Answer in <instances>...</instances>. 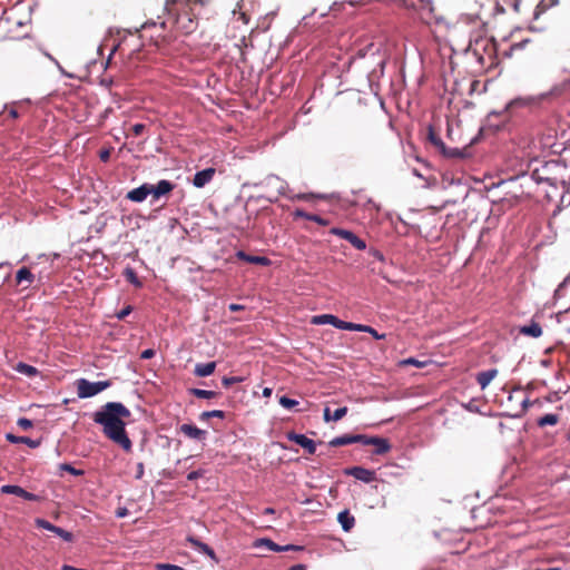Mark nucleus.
Returning a JSON list of instances; mask_svg holds the SVG:
<instances>
[{"label": "nucleus", "instance_id": "nucleus-6", "mask_svg": "<svg viewBox=\"0 0 570 570\" xmlns=\"http://www.w3.org/2000/svg\"><path fill=\"white\" fill-rule=\"evenodd\" d=\"M330 233L347 240L358 250H364L366 248V243L351 230L333 227Z\"/></svg>", "mask_w": 570, "mask_h": 570}, {"label": "nucleus", "instance_id": "nucleus-58", "mask_svg": "<svg viewBox=\"0 0 570 570\" xmlns=\"http://www.w3.org/2000/svg\"><path fill=\"white\" fill-rule=\"evenodd\" d=\"M532 177H533L537 181H542V180H543V178L539 175V170H538V169L533 170V173H532Z\"/></svg>", "mask_w": 570, "mask_h": 570}, {"label": "nucleus", "instance_id": "nucleus-17", "mask_svg": "<svg viewBox=\"0 0 570 570\" xmlns=\"http://www.w3.org/2000/svg\"><path fill=\"white\" fill-rule=\"evenodd\" d=\"M179 430L184 435L194 440H204L207 435L205 430H200L193 424H183Z\"/></svg>", "mask_w": 570, "mask_h": 570}, {"label": "nucleus", "instance_id": "nucleus-37", "mask_svg": "<svg viewBox=\"0 0 570 570\" xmlns=\"http://www.w3.org/2000/svg\"><path fill=\"white\" fill-rule=\"evenodd\" d=\"M279 404L285 409L291 410L298 404V401L283 395L279 397Z\"/></svg>", "mask_w": 570, "mask_h": 570}, {"label": "nucleus", "instance_id": "nucleus-16", "mask_svg": "<svg viewBox=\"0 0 570 570\" xmlns=\"http://www.w3.org/2000/svg\"><path fill=\"white\" fill-rule=\"evenodd\" d=\"M150 195L149 184H144L127 194V198L135 203L144 202Z\"/></svg>", "mask_w": 570, "mask_h": 570}, {"label": "nucleus", "instance_id": "nucleus-43", "mask_svg": "<svg viewBox=\"0 0 570 570\" xmlns=\"http://www.w3.org/2000/svg\"><path fill=\"white\" fill-rule=\"evenodd\" d=\"M401 365H413V366H416V367H424L426 365V362H423V361H419L414 357H409V358H405L401 362Z\"/></svg>", "mask_w": 570, "mask_h": 570}, {"label": "nucleus", "instance_id": "nucleus-1", "mask_svg": "<svg viewBox=\"0 0 570 570\" xmlns=\"http://www.w3.org/2000/svg\"><path fill=\"white\" fill-rule=\"evenodd\" d=\"M131 415L129 409L119 402H108L94 414V421L102 426L104 434L126 452H130L132 443L126 432L125 419Z\"/></svg>", "mask_w": 570, "mask_h": 570}, {"label": "nucleus", "instance_id": "nucleus-28", "mask_svg": "<svg viewBox=\"0 0 570 570\" xmlns=\"http://www.w3.org/2000/svg\"><path fill=\"white\" fill-rule=\"evenodd\" d=\"M429 140L435 147L440 148L442 153H446V146L444 145L440 136L432 128L429 129Z\"/></svg>", "mask_w": 570, "mask_h": 570}, {"label": "nucleus", "instance_id": "nucleus-45", "mask_svg": "<svg viewBox=\"0 0 570 570\" xmlns=\"http://www.w3.org/2000/svg\"><path fill=\"white\" fill-rule=\"evenodd\" d=\"M347 407L346 406H343V407H340V409H336L332 415V419L333 421H340L341 419H343L346 414H347Z\"/></svg>", "mask_w": 570, "mask_h": 570}, {"label": "nucleus", "instance_id": "nucleus-54", "mask_svg": "<svg viewBox=\"0 0 570 570\" xmlns=\"http://www.w3.org/2000/svg\"><path fill=\"white\" fill-rule=\"evenodd\" d=\"M535 402L537 401H534V403ZM532 404H533V402H531L529 399L523 400L522 403H521L522 410L527 411Z\"/></svg>", "mask_w": 570, "mask_h": 570}, {"label": "nucleus", "instance_id": "nucleus-2", "mask_svg": "<svg viewBox=\"0 0 570 570\" xmlns=\"http://www.w3.org/2000/svg\"><path fill=\"white\" fill-rule=\"evenodd\" d=\"M207 2L208 0H166L165 12L173 32L193 33L198 27L199 9Z\"/></svg>", "mask_w": 570, "mask_h": 570}, {"label": "nucleus", "instance_id": "nucleus-19", "mask_svg": "<svg viewBox=\"0 0 570 570\" xmlns=\"http://www.w3.org/2000/svg\"><path fill=\"white\" fill-rule=\"evenodd\" d=\"M337 521L345 532L351 531L355 525V518L348 510L341 511L337 515Z\"/></svg>", "mask_w": 570, "mask_h": 570}, {"label": "nucleus", "instance_id": "nucleus-21", "mask_svg": "<svg viewBox=\"0 0 570 570\" xmlns=\"http://www.w3.org/2000/svg\"><path fill=\"white\" fill-rule=\"evenodd\" d=\"M7 441L10 443L17 444V443H23L27 444L31 449H36L40 445V440H33L28 436H17L14 434L8 433L6 435Z\"/></svg>", "mask_w": 570, "mask_h": 570}, {"label": "nucleus", "instance_id": "nucleus-50", "mask_svg": "<svg viewBox=\"0 0 570 570\" xmlns=\"http://www.w3.org/2000/svg\"><path fill=\"white\" fill-rule=\"evenodd\" d=\"M362 327H365V328H366L365 331H363L364 333H370V334H371L373 337H375L376 340H380V338H382V337H383V335H379V334H377V332H376L373 327H371V326H368V325H363V324H362Z\"/></svg>", "mask_w": 570, "mask_h": 570}, {"label": "nucleus", "instance_id": "nucleus-30", "mask_svg": "<svg viewBox=\"0 0 570 570\" xmlns=\"http://www.w3.org/2000/svg\"><path fill=\"white\" fill-rule=\"evenodd\" d=\"M16 370L21 373V374H24L27 376H35L37 373H38V370L35 367V366H31L29 364H26V363H18Z\"/></svg>", "mask_w": 570, "mask_h": 570}, {"label": "nucleus", "instance_id": "nucleus-49", "mask_svg": "<svg viewBox=\"0 0 570 570\" xmlns=\"http://www.w3.org/2000/svg\"><path fill=\"white\" fill-rule=\"evenodd\" d=\"M155 354H156L155 350H153V348H147V350H145V351H142V352H141V354H140V358H142V360H149V358L154 357V356H155Z\"/></svg>", "mask_w": 570, "mask_h": 570}, {"label": "nucleus", "instance_id": "nucleus-60", "mask_svg": "<svg viewBox=\"0 0 570 570\" xmlns=\"http://www.w3.org/2000/svg\"><path fill=\"white\" fill-rule=\"evenodd\" d=\"M271 395H272V389L271 387H265L263 390V396L268 397Z\"/></svg>", "mask_w": 570, "mask_h": 570}, {"label": "nucleus", "instance_id": "nucleus-64", "mask_svg": "<svg viewBox=\"0 0 570 570\" xmlns=\"http://www.w3.org/2000/svg\"><path fill=\"white\" fill-rule=\"evenodd\" d=\"M567 284H570V274L563 279V282L560 286H564Z\"/></svg>", "mask_w": 570, "mask_h": 570}, {"label": "nucleus", "instance_id": "nucleus-3", "mask_svg": "<svg viewBox=\"0 0 570 570\" xmlns=\"http://www.w3.org/2000/svg\"><path fill=\"white\" fill-rule=\"evenodd\" d=\"M140 38L144 40H148L157 48H161L174 41L176 35L173 32L168 23V20L166 19L160 22L146 21L141 26Z\"/></svg>", "mask_w": 570, "mask_h": 570}, {"label": "nucleus", "instance_id": "nucleus-13", "mask_svg": "<svg viewBox=\"0 0 570 570\" xmlns=\"http://www.w3.org/2000/svg\"><path fill=\"white\" fill-rule=\"evenodd\" d=\"M215 173V168L212 167L197 171L193 178V185L197 188H203L213 179Z\"/></svg>", "mask_w": 570, "mask_h": 570}, {"label": "nucleus", "instance_id": "nucleus-12", "mask_svg": "<svg viewBox=\"0 0 570 570\" xmlns=\"http://www.w3.org/2000/svg\"><path fill=\"white\" fill-rule=\"evenodd\" d=\"M174 187L175 185L166 179L159 180L157 185L149 184L150 195H153L155 199H158L161 196L169 194L174 189Z\"/></svg>", "mask_w": 570, "mask_h": 570}, {"label": "nucleus", "instance_id": "nucleus-36", "mask_svg": "<svg viewBox=\"0 0 570 570\" xmlns=\"http://www.w3.org/2000/svg\"><path fill=\"white\" fill-rule=\"evenodd\" d=\"M59 469H60L61 471H66V472H68V473L72 474V475H76V476H81V475H83V474H85V471H83V470L76 469V468H73V466H72L71 464H69V463H62V464H60V465H59Z\"/></svg>", "mask_w": 570, "mask_h": 570}, {"label": "nucleus", "instance_id": "nucleus-20", "mask_svg": "<svg viewBox=\"0 0 570 570\" xmlns=\"http://www.w3.org/2000/svg\"><path fill=\"white\" fill-rule=\"evenodd\" d=\"M498 375L497 368H491L476 374V382L482 390H484L491 381Z\"/></svg>", "mask_w": 570, "mask_h": 570}, {"label": "nucleus", "instance_id": "nucleus-9", "mask_svg": "<svg viewBox=\"0 0 570 570\" xmlns=\"http://www.w3.org/2000/svg\"><path fill=\"white\" fill-rule=\"evenodd\" d=\"M255 547H257V548L265 547L268 550L275 551V552L289 551V550L298 551V550L303 549V547L294 546V544L278 546L277 543H275L274 541H272L271 539H267V538L256 540Z\"/></svg>", "mask_w": 570, "mask_h": 570}, {"label": "nucleus", "instance_id": "nucleus-57", "mask_svg": "<svg viewBox=\"0 0 570 570\" xmlns=\"http://www.w3.org/2000/svg\"><path fill=\"white\" fill-rule=\"evenodd\" d=\"M288 570H306V566L298 563L291 567Z\"/></svg>", "mask_w": 570, "mask_h": 570}, {"label": "nucleus", "instance_id": "nucleus-8", "mask_svg": "<svg viewBox=\"0 0 570 570\" xmlns=\"http://www.w3.org/2000/svg\"><path fill=\"white\" fill-rule=\"evenodd\" d=\"M287 439L289 441L295 442L301 445L308 454H314L316 452V444L312 439H308L304 434H297L295 432H288Z\"/></svg>", "mask_w": 570, "mask_h": 570}, {"label": "nucleus", "instance_id": "nucleus-35", "mask_svg": "<svg viewBox=\"0 0 570 570\" xmlns=\"http://www.w3.org/2000/svg\"><path fill=\"white\" fill-rule=\"evenodd\" d=\"M124 275L126 279L136 287L141 286V282L138 279L137 274L132 268H126Z\"/></svg>", "mask_w": 570, "mask_h": 570}, {"label": "nucleus", "instance_id": "nucleus-4", "mask_svg": "<svg viewBox=\"0 0 570 570\" xmlns=\"http://www.w3.org/2000/svg\"><path fill=\"white\" fill-rule=\"evenodd\" d=\"M77 394L80 399H88L97 395L111 385L110 381L90 382L86 379H79L76 382Z\"/></svg>", "mask_w": 570, "mask_h": 570}, {"label": "nucleus", "instance_id": "nucleus-51", "mask_svg": "<svg viewBox=\"0 0 570 570\" xmlns=\"http://www.w3.org/2000/svg\"><path fill=\"white\" fill-rule=\"evenodd\" d=\"M144 472H145V466H144V463L142 462H139L137 464V471H136V475L135 478L137 480L141 479L144 476Z\"/></svg>", "mask_w": 570, "mask_h": 570}, {"label": "nucleus", "instance_id": "nucleus-62", "mask_svg": "<svg viewBox=\"0 0 570 570\" xmlns=\"http://www.w3.org/2000/svg\"><path fill=\"white\" fill-rule=\"evenodd\" d=\"M126 514H127V510H126V509H119V510L117 511V517H119V518H122V517H125Z\"/></svg>", "mask_w": 570, "mask_h": 570}, {"label": "nucleus", "instance_id": "nucleus-63", "mask_svg": "<svg viewBox=\"0 0 570 570\" xmlns=\"http://www.w3.org/2000/svg\"><path fill=\"white\" fill-rule=\"evenodd\" d=\"M297 198H298V199L307 200V199H309V198H311V195H308V194H302V195H298V196H297Z\"/></svg>", "mask_w": 570, "mask_h": 570}, {"label": "nucleus", "instance_id": "nucleus-31", "mask_svg": "<svg viewBox=\"0 0 570 570\" xmlns=\"http://www.w3.org/2000/svg\"><path fill=\"white\" fill-rule=\"evenodd\" d=\"M558 422L559 416L557 414H546L539 419L538 425L543 428L547 425H556Z\"/></svg>", "mask_w": 570, "mask_h": 570}, {"label": "nucleus", "instance_id": "nucleus-59", "mask_svg": "<svg viewBox=\"0 0 570 570\" xmlns=\"http://www.w3.org/2000/svg\"><path fill=\"white\" fill-rule=\"evenodd\" d=\"M108 158H109V151H107V150H106V151H102V153L100 154V159H101L102 161H107V160H108Z\"/></svg>", "mask_w": 570, "mask_h": 570}, {"label": "nucleus", "instance_id": "nucleus-18", "mask_svg": "<svg viewBox=\"0 0 570 570\" xmlns=\"http://www.w3.org/2000/svg\"><path fill=\"white\" fill-rule=\"evenodd\" d=\"M236 256L238 259L244 261L246 263L256 264V265H261V266H269L271 265V259L266 256H254V255L246 254L243 250L237 252Z\"/></svg>", "mask_w": 570, "mask_h": 570}, {"label": "nucleus", "instance_id": "nucleus-32", "mask_svg": "<svg viewBox=\"0 0 570 570\" xmlns=\"http://www.w3.org/2000/svg\"><path fill=\"white\" fill-rule=\"evenodd\" d=\"M532 43L530 39H523L519 42H514L510 46L509 51L505 52V56H512L515 51L524 49L527 46Z\"/></svg>", "mask_w": 570, "mask_h": 570}, {"label": "nucleus", "instance_id": "nucleus-24", "mask_svg": "<svg viewBox=\"0 0 570 570\" xmlns=\"http://www.w3.org/2000/svg\"><path fill=\"white\" fill-rule=\"evenodd\" d=\"M17 284L20 285L23 282L28 283V286L31 285L35 281V275L30 272L28 267H21L16 274Z\"/></svg>", "mask_w": 570, "mask_h": 570}, {"label": "nucleus", "instance_id": "nucleus-23", "mask_svg": "<svg viewBox=\"0 0 570 570\" xmlns=\"http://www.w3.org/2000/svg\"><path fill=\"white\" fill-rule=\"evenodd\" d=\"M293 215L295 218H304L307 220H312L322 226H327L330 224V222L327 219H325L318 215H315V214H308V213L304 212L303 209H296Z\"/></svg>", "mask_w": 570, "mask_h": 570}, {"label": "nucleus", "instance_id": "nucleus-53", "mask_svg": "<svg viewBox=\"0 0 570 570\" xmlns=\"http://www.w3.org/2000/svg\"><path fill=\"white\" fill-rule=\"evenodd\" d=\"M332 415L333 414L331 413V410L328 407H325L324 409V421L325 422L333 421Z\"/></svg>", "mask_w": 570, "mask_h": 570}, {"label": "nucleus", "instance_id": "nucleus-7", "mask_svg": "<svg viewBox=\"0 0 570 570\" xmlns=\"http://www.w3.org/2000/svg\"><path fill=\"white\" fill-rule=\"evenodd\" d=\"M364 445H373L374 446V454L382 455L391 450V443L387 439L380 438V436H370L363 434V443Z\"/></svg>", "mask_w": 570, "mask_h": 570}, {"label": "nucleus", "instance_id": "nucleus-14", "mask_svg": "<svg viewBox=\"0 0 570 570\" xmlns=\"http://www.w3.org/2000/svg\"><path fill=\"white\" fill-rule=\"evenodd\" d=\"M352 443H363V434H355V435L345 434V435L334 438L333 440L330 441V445L334 446V448L348 445Z\"/></svg>", "mask_w": 570, "mask_h": 570}, {"label": "nucleus", "instance_id": "nucleus-61", "mask_svg": "<svg viewBox=\"0 0 570 570\" xmlns=\"http://www.w3.org/2000/svg\"><path fill=\"white\" fill-rule=\"evenodd\" d=\"M9 116H10L11 118L16 119V118H18V117H19V114H18V111H17L16 109H11V110L9 111Z\"/></svg>", "mask_w": 570, "mask_h": 570}, {"label": "nucleus", "instance_id": "nucleus-38", "mask_svg": "<svg viewBox=\"0 0 570 570\" xmlns=\"http://www.w3.org/2000/svg\"><path fill=\"white\" fill-rule=\"evenodd\" d=\"M53 533H56L67 542H71L73 540V534L69 531H66L62 528L56 527Z\"/></svg>", "mask_w": 570, "mask_h": 570}, {"label": "nucleus", "instance_id": "nucleus-34", "mask_svg": "<svg viewBox=\"0 0 570 570\" xmlns=\"http://www.w3.org/2000/svg\"><path fill=\"white\" fill-rule=\"evenodd\" d=\"M212 417L225 419V412L222 410L205 411L199 415L202 421H207Z\"/></svg>", "mask_w": 570, "mask_h": 570}, {"label": "nucleus", "instance_id": "nucleus-44", "mask_svg": "<svg viewBox=\"0 0 570 570\" xmlns=\"http://www.w3.org/2000/svg\"><path fill=\"white\" fill-rule=\"evenodd\" d=\"M157 570H186L180 566L171 564V563H157Z\"/></svg>", "mask_w": 570, "mask_h": 570}, {"label": "nucleus", "instance_id": "nucleus-10", "mask_svg": "<svg viewBox=\"0 0 570 570\" xmlns=\"http://www.w3.org/2000/svg\"><path fill=\"white\" fill-rule=\"evenodd\" d=\"M1 492L7 493V494H14V495H18L28 501H40L41 500V498L39 495L28 492L19 485H11V484L2 485Z\"/></svg>", "mask_w": 570, "mask_h": 570}, {"label": "nucleus", "instance_id": "nucleus-48", "mask_svg": "<svg viewBox=\"0 0 570 570\" xmlns=\"http://www.w3.org/2000/svg\"><path fill=\"white\" fill-rule=\"evenodd\" d=\"M132 311V307L130 305H127L125 308H122L119 313L116 314L118 320H124L126 316H128Z\"/></svg>", "mask_w": 570, "mask_h": 570}, {"label": "nucleus", "instance_id": "nucleus-39", "mask_svg": "<svg viewBox=\"0 0 570 570\" xmlns=\"http://www.w3.org/2000/svg\"><path fill=\"white\" fill-rule=\"evenodd\" d=\"M442 154L449 158H463L464 157V151L459 148H448L446 147V153H442Z\"/></svg>", "mask_w": 570, "mask_h": 570}, {"label": "nucleus", "instance_id": "nucleus-55", "mask_svg": "<svg viewBox=\"0 0 570 570\" xmlns=\"http://www.w3.org/2000/svg\"><path fill=\"white\" fill-rule=\"evenodd\" d=\"M229 309L233 311V312H238V311L244 309V306L239 305V304H230L229 305Z\"/></svg>", "mask_w": 570, "mask_h": 570}, {"label": "nucleus", "instance_id": "nucleus-40", "mask_svg": "<svg viewBox=\"0 0 570 570\" xmlns=\"http://www.w3.org/2000/svg\"><path fill=\"white\" fill-rule=\"evenodd\" d=\"M531 101H532V99H527V98H517V99L511 100V101L508 104V109H511V108H514V107L527 106V105H529Z\"/></svg>", "mask_w": 570, "mask_h": 570}, {"label": "nucleus", "instance_id": "nucleus-27", "mask_svg": "<svg viewBox=\"0 0 570 570\" xmlns=\"http://www.w3.org/2000/svg\"><path fill=\"white\" fill-rule=\"evenodd\" d=\"M189 393L198 399H215L219 395L218 392L202 390V389H190Z\"/></svg>", "mask_w": 570, "mask_h": 570}, {"label": "nucleus", "instance_id": "nucleus-26", "mask_svg": "<svg viewBox=\"0 0 570 570\" xmlns=\"http://www.w3.org/2000/svg\"><path fill=\"white\" fill-rule=\"evenodd\" d=\"M520 333L532 337H539L542 335V328L539 323L531 322L529 325L521 327Z\"/></svg>", "mask_w": 570, "mask_h": 570}, {"label": "nucleus", "instance_id": "nucleus-47", "mask_svg": "<svg viewBox=\"0 0 570 570\" xmlns=\"http://www.w3.org/2000/svg\"><path fill=\"white\" fill-rule=\"evenodd\" d=\"M145 129H146V126L144 124H135L131 127L132 135L136 136V137L142 135Z\"/></svg>", "mask_w": 570, "mask_h": 570}, {"label": "nucleus", "instance_id": "nucleus-52", "mask_svg": "<svg viewBox=\"0 0 570 570\" xmlns=\"http://www.w3.org/2000/svg\"><path fill=\"white\" fill-rule=\"evenodd\" d=\"M200 476H202V472L200 471H191L190 473H188L187 479L189 481H194V480H196V479H198Z\"/></svg>", "mask_w": 570, "mask_h": 570}, {"label": "nucleus", "instance_id": "nucleus-33", "mask_svg": "<svg viewBox=\"0 0 570 570\" xmlns=\"http://www.w3.org/2000/svg\"><path fill=\"white\" fill-rule=\"evenodd\" d=\"M497 3H498V6H501L502 11L505 10L504 7H508L509 9L513 10L514 12H519L521 0H502V4L498 0Z\"/></svg>", "mask_w": 570, "mask_h": 570}, {"label": "nucleus", "instance_id": "nucleus-42", "mask_svg": "<svg viewBox=\"0 0 570 570\" xmlns=\"http://www.w3.org/2000/svg\"><path fill=\"white\" fill-rule=\"evenodd\" d=\"M243 382V377L239 376H224L222 383L225 387H229L233 384Z\"/></svg>", "mask_w": 570, "mask_h": 570}, {"label": "nucleus", "instance_id": "nucleus-25", "mask_svg": "<svg viewBox=\"0 0 570 570\" xmlns=\"http://www.w3.org/2000/svg\"><path fill=\"white\" fill-rule=\"evenodd\" d=\"M312 323L315 325L331 324L334 327H336V325L338 323V317H336L332 314L316 315L313 317Z\"/></svg>", "mask_w": 570, "mask_h": 570}, {"label": "nucleus", "instance_id": "nucleus-29", "mask_svg": "<svg viewBox=\"0 0 570 570\" xmlns=\"http://www.w3.org/2000/svg\"><path fill=\"white\" fill-rule=\"evenodd\" d=\"M336 328L345 330V331H356V332L365 331L366 330L365 327H362V324H355V323H351V322H345V321H342L340 318H338V323L336 325Z\"/></svg>", "mask_w": 570, "mask_h": 570}, {"label": "nucleus", "instance_id": "nucleus-41", "mask_svg": "<svg viewBox=\"0 0 570 570\" xmlns=\"http://www.w3.org/2000/svg\"><path fill=\"white\" fill-rule=\"evenodd\" d=\"M36 525L38 528L46 529V530L51 531V532H53L56 527H57V525L50 523L49 521H47L45 519H37L36 520Z\"/></svg>", "mask_w": 570, "mask_h": 570}, {"label": "nucleus", "instance_id": "nucleus-22", "mask_svg": "<svg viewBox=\"0 0 570 570\" xmlns=\"http://www.w3.org/2000/svg\"><path fill=\"white\" fill-rule=\"evenodd\" d=\"M216 362L198 363L195 366L194 374L198 377H206L215 372Z\"/></svg>", "mask_w": 570, "mask_h": 570}, {"label": "nucleus", "instance_id": "nucleus-5", "mask_svg": "<svg viewBox=\"0 0 570 570\" xmlns=\"http://www.w3.org/2000/svg\"><path fill=\"white\" fill-rule=\"evenodd\" d=\"M466 11L470 21L481 20V12L487 0H456Z\"/></svg>", "mask_w": 570, "mask_h": 570}, {"label": "nucleus", "instance_id": "nucleus-11", "mask_svg": "<svg viewBox=\"0 0 570 570\" xmlns=\"http://www.w3.org/2000/svg\"><path fill=\"white\" fill-rule=\"evenodd\" d=\"M345 473L365 483H370L375 480V471L362 466H353L347 469Z\"/></svg>", "mask_w": 570, "mask_h": 570}, {"label": "nucleus", "instance_id": "nucleus-56", "mask_svg": "<svg viewBox=\"0 0 570 570\" xmlns=\"http://www.w3.org/2000/svg\"><path fill=\"white\" fill-rule=\"evenodd\" d=\"M371 254H372V256H373V257H375L376 259H377V258H379V259H383L382 254H381L377 249L372 248V249H371Z\"/></svg>", "mask_w": 570, "mask_h": 570}, {"label": "nucleus", "instance_id": "nucleus-15", "mask_svg": "<svg viewBox=\"0 0 570 570\" xmlns=\"http://www.w3.org/2000/svg\"><path fill=\"white\" fill-rule=\"evenodd\" d=\"M187 541L199 552L208 556L215 562H218L215 551L206 543L202 542L195 537H188Z\"/></svg>", "mask_w": 570, "mask_h": 570}, {"label": "nucleus", "instance_id": "nucleus-46", "mask_svg": "<svg viewBox=\"0 0 570 570\" xmlns=\"http://www.w3.org/2000/svg\"><path fill=\"white\" fill-rule=\"evenodd\" d=\"M18 426L22 430H28L33 426L32 421L27 417H20L17 422Z\"/></svg>", "mask_w": 570, "mask_h": 570}]
</instances>
